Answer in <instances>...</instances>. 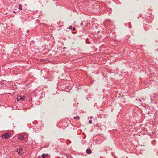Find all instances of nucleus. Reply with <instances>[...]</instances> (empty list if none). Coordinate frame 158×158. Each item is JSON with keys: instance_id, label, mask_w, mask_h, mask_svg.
Instances as JSON below:
<instances>
[{"instance_id": "nucleus-14", "label": "nucleus", "mask_w": 158, "mask_h": 158, "mask_svg": "<svg viewBox=\"0 0 158 158\" xmlns=\"http://www.w3.org/2000/svg\"><path fill=\"white\" fill-rule=\"evenodd\" d=\"M29 30H27V32H29Z\"/></svg>"}, {"instance_id": "nucleus-6", "label": "nucleus", "mask_w": 158, "mask_h": 158, "mask_svg": "<svg viewBox=\"0 0 158 158\" xmlns=\"http://www.w3.org/2000/svg\"><path fill=\"white\" fill-rule=\"evenodd\" d=\"M86 152L88 154H90L91 153V150L90 149H88L86 150Z\"/></svg>"}, {"instance_id": "nucleus-11", "label": "nucleus", "mask_w": 158, "mask_h": 158, "mask_svg": "<svg viewBox=\"0 0 158 158\" xmlns=\"http://www.w3.org/2000/svg\"><path fill=\"white\" fill-rule=\"evenodd\" d=\"M83 23L82 22H81L80 24V26H83Z\"/></svg>"}, {"instance_id": "nucleus-2", "label": "nucleus", "mask_w": 158, "mask_h": 158, "mask_svg": "<svg viewBox=\"0 0 158 158\" xmlns=\"http://www.w3.org/2000/svg\"><path fill=\"white\" fill-rule=\"evenodd\" d=\"M15 152H17V153L19 154L20 156H22V155L24 153L23 151V149L22 148L17 149V150L15 151Z\"/></svg>"}, {"instance_id": "nucleus-13", "label": "nucleus", "mask_w": 158, "mask_h": 158, "mask_svg": "<svg viewBox=\"0 0 158 158\" xmlns=\"http://www.w3.org/2000/svg\"><path fill=\"white\" fill-rule=\"evenodd\" d=\"M75 29V28H73L72 29L73 31H74Z\"/></svg>"}, {"instance_id": "nucleus-7", "label": "nucleus", "mask_w": 158, "mask_h": 158, "mask_svg": "<svg viewBox=\"0 0 158 158\" xmlns=\"http://www.w3.org/2000/svg\"><path fill=\"white\" fill-rule=\"evenodd\" d=\"M49 156V154H43L41 156L43 158H45V156Z\"/></svg>"}, {"instance_id": "nucleus-3", "label": "nucleus", "mask_w": 158, "mask_h": 158, "mask_svg": "<svg viewBox=\"0 0 158 158\" xmlns=\"http://www.w3.org/2000/svg\"><path fill=\"white\" fill-rule=\"evenodd\" d=\"M10 134L9 133H5L2 135V136L3 138L7 139L10 136Z\"/></svg>"}, {"instance_id": "nucleus-18", "label": "nucleus", "mask_w": 158, "mask_h": 158, "mask_svg": "<svg viewBox=\"0 0 158 158\" xmlns=\"http://www.w3.org/2000/svg\"><path fill=\"white\" fill-rule=\"evenodd\" d=\"M55 0H54V1H55Z\"/></svg>"}, {"instance_id": "nucleus-5", "label": "nucleus", "mask_w": 158, "mask_h": 158, "mask_svg": "<svg viewBox=\"0 0 158 158\" xmlns=\"http://www.w3.org/2000/svg\"><path fill=\"white\" fill-rule=\"evenodd\" d=\"M18 138L20 140H22L24 138V135H21L18 136Z\"/></svg>"}, {"instance_id": "nucleus-4", "label": "nucleus", "mask_w": 158, "mask_h": 158, "mask_svg": "<svg viewBox=\"0 0 158 158\" xmlns=\"http://www.w3.org/2000/svg\"><path fill=\"white\" fill-rule=\"evenodd\" d=\"M24 98L25 97L23 96H18L17 97V100L18 101H19L20 100L22 101H24Z\"/></svg>"}, {"instance_id": "nucleus-12", "label": "nucleus", "mask_w": 158, "mask_h": 158, "mask_svg": "<svg viewBox=\"0 0 158 158\" xmlns=\"http://www.w3.org/2000/svg\"><path fill=\"white\" fill-rule=\"evenodd\" d=\"M70 29V30H72V26H71L69 27V28Z\"/></svg>"}, {"instance_id": "nucleus-9", "label": "nucleus", "mask_w": 158, "mask_h": 158, "mask_svg": "<svg viewBox=\"0 0 158 158\" xmlns=\"http://www.w3.org/2000/svg\"><path fill=\"white\" fill-rule=\"evenodd\" d=\"M74 118L75 119L79 120L80 119V117L79 116L75 117H74Z\"/></svg>"}, {"instance_id": "nucleus-10", "label": "nucleus", "mask_w": 158, "mask_h": 158, "mask_svg": "<svg viewBox=\"0 0 158 158\" xmlns=\"http://www.w3.org/2000/svg\"><path fill=\"white\" fill-rule=\"evenodd\" d=\"M89 123L90 124H91L92 123V121L91 120H89Z\"/></svg>"}, {"instance_id": "nucleus-15", "label": "nucleus", "mask_w": 158, "mask_h": 158, "mask_svg": "<svg viewBox=\"0 0 158 158\" xmlns=\"http://www.w3.org/2000/svg\"><path fill=\"white\" fill-rule=\"evenodd\" d=\"M14 12V13H16V12L15 11H14V12Z\"/></svg>"}, {"instance_id": "nucleus-1", "label": "nucleus", "mask_w": 158, "mask_h": 158, "mask_svg": "<svg viewBox=\"0 0 158 158\" xmlns=\"http://www.w3.org/2000/svg\"><path fill=\"white\" fill-rule=\"evenodd\" d=\"M151 98V103H157L156 100H157V95L156 94H152L150 95Z\"/></svg>"}, {"instance_id": "nucleus-16", "label": "nucleus", "mask_w": 158, "mask_h": 158, "mask_svg": "<svg viewBox=\"0 0 158 158\" xmlns=\"http://www.w3.org/2000/svg\"><path fill=\"white\" fill-rule=\"evenodd\" d=\"M93 118V117L92 116H91L90 117V118Z\"/></svg>"}, {"instance_id": "nucleus-8", "label": "nucleus", "mask_w": 158, "mask_h": 158, "mask_svg": "<svg viewBox=\"0 0 158 158\" xmlns=\"http://www.w3.org/2000/svg\"><path fill=\"white\" fill-rule=\"evenodd\" d=\"M19 9L20 10H22V6L21 4L19 5Z\"/></svg>"}, {"instance_id": "nucleus-17", "label": "nucleus", "mask_w": 158, "mask_h": 158, "mask_svg": "<svg viewBox=\"0 0 158 158\" xmlns=\"http://www.w3.org/2000/svg\"><path fill=\"white\" fill-rule=\"evenodd\" d=\"M129 28H131V27H129Z\"/></svg>"}]
</instances>
